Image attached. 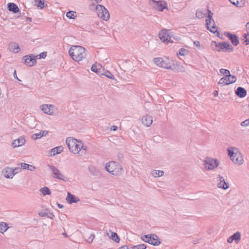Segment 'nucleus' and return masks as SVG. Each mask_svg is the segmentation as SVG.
Wrapping results in <instances>:
<instances>
[{
    "mask_svg": "<svg viewBox=\"0 0 249 249\" xmlns=\"http://www.w3.org/2000/svg\"><path fill=\"white\" fill-rule=\"evenodd\" d=\"M207 12L206 10L202 11L197 10L196 14V17L199 19L203 18L208 13V18L206 19L207 29L211 32L215 34L217 36L223 39L222 37H220V34L218 31L215 22L213 18V13L209 9H207Z\"/></svg>",
    "mask_w": 249,
    "mask_h": 249,
    "instance_id": "nucleus-1",
    "label": "nucleus"
},
{
    "mask_svg": "<svg viewBox=\"0 0 249 249\" xmlns=\"http://www.w3.org/2000/svg\"><path fill=\"white\" fill-rule=\"evenodd\" d=\"M86 51L85 49L82 46L73 45L70 48L69 53L73 60L79 62L86 57Z\"/></svg>",
    "mask_w": 249,
    "mask_h": 249,
    "instance_id": "nucleus-2",
    "label": "nucleus"
},
{
    "mask_svg": "<svg viewBox=\"0 0 249 249\" xmlns=\"http://www.w3.org/2000/svg\"><path fill=\"white\" fill-rule=\"evenodd\" d=\"M66 143L70 151L74 154H78L80 152V143L81 141L72 138H67L66 140Z\"/></svg>",
    "mask_w": 249,
    "mask_h": 249,
    "instance_id": "nucleus-3",
    "label": "nucleus"
},
{
    "mask_svg": "<svg viewBox=\"0 0 249 249\" xmlns=\"http://www.w3.org/2000/svg\"><path fill=\"white\" fill-rule=\"evenodd\" d=\"M107 171L112 175L118 176L122 173L123 168L122 166L117 162L112 161L106 165Z\"/></svg>",
    "mask_w": 249,
    "mask_h": 249,
    "instance_id": "nucleus-4",
    "label": "nucleus"
},
{
    "mask_svg": "<svg viewBox=\"0 0 249 249\" xmlns=\"http://www.w3.org/2000/svg\"><path fill=\"white\" fill-rule=\"evenodd\" d=\"M96 7V11L98 16L101 18L107 21L109 19L110 15L108 10L102 5H95L94 3L90 5V7Z\"/></svg>",
    "mask_w": 249,
    "mask_h": 249,
    "instance_id": "nucleus-5",
    "label": "nucleus"
},
{
    "mask_svg": "<svg viewBox=\"0 0 249 249\" xmlns=\"http://www.w3.org/2000/svg\"><path fill=\"white\" fill-rule=\"evenodd\" d=\"M154 62L159 67L166 69H172V65H173V61L170 60L168 57H158L153 59Z\"/></svg>",
    "mask_w": 249,
    "mask_h": 249,
    "instance_id": "nucleus-6",
    "label": "nucleus"
},
{
    "mask_svg": "<svg viewBox=\"0 0 249 249\" xmlns=\"http://www.w3.org/2000/svg\"><path fill=\"white\" fill-rule=\"evenodd\" d=\"M141 238L144 242L153 246H158L161 243L159 237L156 234L144 235Z\"/></svg>",
    "mask_w": 249,
    "mask_h": 249,
    "instance_id": "nucleus-7",
    "label": "nucleus"
},
{
    "mask_svg": "<svg viewBox=\"0 0 249 249\" xmlns=\"http://www.w3.org/2000/svg\"><path fill=\"white\" fill-rule=\"evenodd\" d=\"M159 36L162 42L173 43L174 39H175V36L169 34L168 31L166 29H162L160 31Z\"/></svg>",
    "mask_w": 249,
    "mask_h": 249,
    "instance_id": "nucleus-8",
    "label": "nucleus"
},
{
    "mask_svg": "<svg viewBox=\"0 0 249 249\" xmlns=\"http://www.w3.org/2000/svg\"><path fill=\"white\" fill-rule=\"evenodd\" d=\"M204 166L207 170H213L216 168L219 164V160L207 157L204 161Z\"/></svg>",
    "mask_w": 249,
    "mask_h": 249,
    "instance_id": "nucleus-9",
    "label": "nucleus"
},
{
    "mask_svg": "<svg viewBox=\"0 0 249 249\" xmlns=\"http://www.w3.org/2000/svg\"><path fill=\"white\" fill-rule=\"evenodd\" d=\"M149 4L153 8L159 11H162L164 9H167L166 2L162 0H150Z\"/></svg>",
    "mask_w": 249,
    "mask_h": 249,
    "instance_id": "nucleus-10",
    "label": "nucleus"
},
{
    "mask_svg": "<svg viewBox=\"0 0 249 249\" xmlns=\"http://www.w3.org/2000/svg\"><path fill=\"white\" fill-rule=\"evenodd\" d=\"M22 60L24 61V63L30 67H32L36 63V56L33 54L23 56Z\"/></svg>",
    "mask_w": 249,
    "mask_h": 249,
    "instance_id": "nucleus-11",
    "label": "nucleus"
},
{
    "mask_svg": "<svg viewBox=\"0 0 249 249\" xmlns=\"http://www.w3.org/2000/svg\"><path fill=\"white\" fill-rule=\"evenodd\" d=\"M48 166L53 174V177L54 178L60 180H65V177L60 172V171L57 168H56L53 165H49Z\"/></svg>",
    "mask_w": 249,
    "mask_h": 249,
    "instance_id": "nucleus-12",
    "label": "nucleus"
},
{
    "mask_svg": "<svg viewBox=\"0 0 249 249\" xmlns=\"http://www.w3.org/2000/svg\"><path fill=\"white\" fill-rule=\"evenodd\" d=\"M212 43H214L216 47L219 48V49L217 50L218 52L220 51V50L227 52H231L232 50V46L228 42H223L222 43H218L217 44L216 42L213 41Z\"/></svg>",
    "mask_w": 249,
    "mask_h": 249,
    "instance_id": "nucleus-13",
    "label": "nucleus"
},
{
    "mask_svg": "<svg viewBox=\"0 0 249 249\" xmlns=\"http://www.w3.org/2000/svg\"><path fill=\"white\" fill-rule=\"evenodd\" d=\"M243 163V156L237 148L234 147V163L238 165H241Z\"/></svg>",
    "mask_w": 249,
    "mask_h": 249,
    "instance_id": "nucleus-14",
    "label": "nucleus"
},
{
    "mask_svg": "<svg viewBox=\"0 0 249 249\" xmlns=\"http://www.w3.org/2000/svg\"><path fill=\"white\" fill-rule=\"evenodd\" d=\"M217 187L218 188L226 190L229 188V184L227 182L225 181V179L223 177L220 175L218 176L217 178Z\"/></svg>",
    "mask_w": 249,
    "mask_h": 249,
    "instance_id": "nucleus-15",
    "label": "nucleus"
},
{
    "mask_svg": "<svg viewBox=\"0 0 249 249\" xmlns=\"http://www.w3.org/2000/svg\"><path fill=\"white\" fill-rule=\"evenodd\" d=\"M2 173L4 176L7 178H12L16 174V173H14L13 169L9 167L5 168L2 170Z\"/></svg>",
    "mask_w": 249,
    "mask_h": 249,
    "instance_id": "nucleus-16",
    "label": "nucleus"
},
{
    "mask_svg": "<svg viewBox=\"0 0 249 249\" xmlns=\"http://www.w3.org/2000/svg\"><path fill=\"white\" fill-rule=\"evenodd\" d=\"M66 200L69 204L77 203L80 201V199L74 195L70 192H68Z\"/></svg>",
    "mask_w": 249,
    "mask_h": 249,
    "instance_id": "nucleus-17",
    "label": "nucleus"
},
{
    "mask_svg": "<svg viewBox=\"0 0 249 249\" xmlns=\"http://www.w3.org/2000/svg\"><path fill=\"white\" fill-rule=\"evenodd\" d=\"M25 140L23 136L20 137L18 139L15 140L12 142V146L14 147H18L24 144Z\"/></svg>",
    "mask_w": 249,
    "mask_h": 249,
    "instance_id": "nucleus-18",
    "label": "nucleus"
},
{
    "mask_svg": "<svg viewBox=\"0 0 249 249\" xmlns=\"http://www.w3.org/2000/svg\"><path fill=\"white\" fill-rule=\"evenodd\" d=\"M54 107V106L52 105H43L42 106V110L44 113L52 115L53 114V112L52 111V108Z\"/></svg>",
    "mask_w": 249,
    "mask_h": 249,
    "instance_id": "nucleus-19",
    "label": "nucleus"
},
{
    "mask_svg": "<svg viewBox=\"0 0 249 249\" xmlns=\"http://www.w3.org/2000/svg\"><path fill=\"white\" fill-rule=\"evenodd\" d=\"M142 123L146 126H149L153 122L152 117L151 116L146 115L142 118Z\"/></svg>",
    "mask_w": 249,
    "mask_h": 249,
    "instance_id": "nucleus-20",
    "label": "nucleus"
},
{
    "mask_svg": "<svg viewBox=\"0 0 249 249\" xmlns=\"http://www.w3.org/2000/svg\"><path fill=\"white\" fill-rule=\"evenodd\" d=\"M9 48L10 51L14 53H17L20 51L18 44L16 42L10 43L9 45Z\"/></svg>",
    "mask_w": 249,
    "mask_h": 249,
    "instance_id": "nucleus-21",
    "label": "nucleus"
},
{
    "mask_svg": "<svg viewBox=\"0 0 249 249\" xmlns=\"http://www.w3.org/2000/svg\"><path fill=\"white\" fill-rule=\"evenodd\" d=\"M7 8L9 11L17 13L19 11L18 6L14 3L10 2L7 4Z\"/></svg>",
    "mask_w": 249,
    "mask_h": 249,
    "instance_id": "nucleus-22",
    "label": "nucleus"
},
{
    "mask_svg": "<svg viewBox=\"0 0 249 249\" xmlns=\"http://www.w3.org/2000/svg\"><path fill=\"white\" fill-rule=\"evenodd\" d=\"M235 94L240 98H243L247 95L246 90L242 87H238L235 90Z\"/></svg>",
    "mask_w": 249,
    "mask_h": 249,
    "instance_id": "nucleus-23",
    "label": "nucleus"
},
{
    "mask_svg": "<svg viewBox=\"0 0 249 249\" xmlns=\"http://www.w3.org/2000/svg\"><path fill=\"white\" fill-rule=\"evenodd\" d=\"M232 83H233V81H231L229 77L225 76L221 78L218 82L219 85H221L222 86L228 85Z\"/></svg>",
    "mask_w": 249,
    "mask_h": 249,
    "instance_id": "nucleus-24",
    "label": "nucleus"
},
{
    "mask_svg": "<svg viewBox=\"0 0 249 249\" xmlns=\"http://www.w3.org/2000/svg\"><path fill=\"white\" fill-rule=\"evenodd\" d=\"M63 150L62 146H57L51 149V156H55L56 154H60Z\"/></svg>",
    "mask_w": 249,
    "mask_h": 249,
    "instance_id": "nucleus-25",
    "label": "nucleus"
},
{
    "mask_svg": "<svg viewBox=\"0 0 249 249\" xmlns=\"http://www.w3.org/2000/svg\"><path fill=\"white\" fill-rule=\"evenodd\" d=\"M48 131H46V130L41 131L38 133H36V134H33L32 138L33 139L36 140L40 139V138H41L43 136H46V135L48 134Z\"/></svg>",
    "mask_w": 249,
    "mask_h": 249,
    "instance_id": "nucleus-26",
    "label": "nucleus"
},
{
    "mask_svg": "<svg viewBox=\"0 0 249 249\" xmlns=\"http://www.w3.org/2000/svg\"><path fill=\"white\" fill-rule=\"evenodd\" d=\"M102 66L101 64L95 63L93 64L91 68V71L97 73H100V71L102 68Z\"/></svg>",
    "mask_w": 249,
    "mask_h": 249,
    "instance_id": "nucleus-27",
    "label": "nucleus"
},
{
    "mask_svg": "<svg viewBox=\"0 0 249 249\" xmlns=\"http://www.w3.org/2000/svg\"><path fill=\"white\" fill-rule=\"evenodd\" d=\"M246 0H234V6L238 8H242L245 6Z\"/></svg>",
    "mask_w": 249,
    "mask_h": 249,
    "instance_id": "nucleus-28",
    "label": "nucleus"
},
{
    "mask_svg": "<svg viewBox=\"0 0 249 249\" xmlns=\"http://www.w3.org/2000/svg\"><path fill=\"white\" fill-rule=\"evenodd\" d=\"M109 232L111 233L110 238L116 243H119L120 241V238L116 232H112L111 230H109Z\"/></svg>",
    "mask_w": 249,
    "mask_h": 249,
    "instance_id": "nucleus-29",
    "label": "nucleus"
},
{
    "mask_svg": "<svg viewBox=\"0 0 249 249\" xmlns=\"http://www.w3.org/2000/svg\"><path fill=\"white\" fill-rule=\"evenodd\" d=\"M220 72L221 73H222L223 75L225 76V77H231L232 78H233V75H232L231 74L229 70L224 69H221L220 70Z\"/></svg>",
    "mask_w": 249,
    "mask_h": 249,
    "instance_id": "nucleus-30",
    "label": "nucleus"
},
{
    "mask_svg": "<svg viewBox=\"0 0 249 249\" xmlns=\"http://www.w3.org/2000/svg\"><path fill=\"white\" fill-rule=\"evenodd\" d=\"M40 192L43 196L50 195L51 194V190L47 187H44L40 189Z\"/></svg>",
    "mask_w": 249,
    "mask_h": 249,
    "instance_id": "nucleus-31",
    "label": "nucleus"
},
{
    "mask_svg": "<svg viewBox=\"0 0 249 249\" xmlns=\"http://www.w3.org/2000/svg\"><path fill=\"white\" fill-rule=\"evenodd\" d=\"M8 224L5 222H0V232L4 233L8 229Z\"/></svg>",
    "mask_w": 249,
    "mask_h": 249,
    "instance_id": "nucleus-32",
    "label": "nucleus"
},
{
    "mask_svg": "<svg viewBox=\"0 0 249 249\" xmlns=\"http://www.w3.org/2000/svg\"><path fill=\"white\" fill-rule=\"evenodd\" d=\"M151 174L154 177H160L163 175L164 172L161 170H153Z\"/></svg>",
    "mask_w": 249,
    "mask_h": 249,
    "instance_id": "nucleus-33",
    "label": "nucleus"
},
{
    "mask_svg": "<svg viewBox=\"0 0 249 249\" xmlns=\"http://www.w3.org/2000/svg\"><path fill=\"white\" fill-rule=\"evenodd\" d=\"M241 234L239 231L234 233V242L238 244L241 240Z\"/></svg>",
    "mask_w": 249,
    "mask_h": 249,
    "instance_id": "nucleus-34",
    "label": "nucleus"
},
{
    "mask_svg": "<svg viewBox=\"0 0 249 249\" xmlns=\"http://www.w3.org/2000/svg\"><path fill=\"white\" fill-rule=\"evenodd\" d=\"M228 155L230 157L231 160L233 161V147L228 148Z\"/></svg>",
    "mask_w": 249,
    "mask_h": 249,
    "instance_id": "nucleus-35",
    "label": "nucleus"
},
{
    "mask_svg": "<svg viewBox=\"0 0 249 249\" xmlns=\"http://www.w3.org/2000/svg\"><path fill=\"white\" fill-rule=\"evenodd\" d=\"M75 12L73 11H69L66 13V17L70 19H74L76 17L74 14Z\"/></svg>",
    "mask_w": 249,
    "mask_h": 249,
    "instance_id": "nucleus-36",
    "label": "nucleus"
},
{
    "mask_svg": "<svg viewBox=\"0 0 249 249\" xmlns=\"http://www.w3.org/2000/svg\"><path fill=\"white\" fill-rule=\"evenodd\" d=\"M85 238H86V241L87 242L89 243H91L95 238V235L93 233H92L89 235L88 238H87V235H85Z\"/></svg>",
    "mask_w": 249,
    "mask_h": 249,
    "instance_id": "nucleus-37",
    "label": "nucleus"
},
{
    "mask_svg": "<svg viewBox=\"0 0 249 249\" xmlns=\"http://www.w3.org/2000/svg\"><path fill=\"white\" fill-rule=\"evenodd\" d=\"M80 151H81V153H79V155H83L84 154H85L86 153V151L87 150V146H84L83 143L81 142V143H80Z\"/></svg>",
    "mask_w": 249,
    "mask_h": 249,
    "instance_id": "nucleus-38",
    "label": "nucleus"
},
{
    "mask_svg": "<svg viewBox=\"0 0 249 249\" xmlns=\"http://www.w3.org/2000/svg\"><path fill=\"white\" fill-rule=\"evenodd\" d=\"M101 75H104L110 79H114V75L109 71H107L105 73H101Z\"/></svg>",
    "mask_w": 249,
    "mask_h": 249,
    "instance_id": "nucleus-39",
    "label": "nucleus"
},
{
    "mask_svg": "<svg viewBox=\"0 0 249 249\" xmlns=\"http://www.w3.org/2000/svg\"><path fill=\"white\" fill-rule=\"evenodd\" d=\"M146 248V246L143 244L134 246L132 247V249H145Z\"/></svg>",
    "mask_w": 249,
    "mask_h": 249,
    "instance_id": "nucleus-40",
    "label": "nucleus"
},
{
    "mask_svg": "<svg viewBox=\"0 0 249 249\" xmlns=\"http://www.w3.org/2000/svg\"><path fill=\"white\" fill-rule=\"evenodd\" d=\"M187 53V51L185 49H181L179 50V52L177 53V55L178 56H185Z\"/></svg>",
    "mask_w": 249,
    "mask_h": 249,
    "instance_id": "nucleus-41",
    "label": "nucleus"
},
{
    "mask_svg": "<svg viewBox=\"0 0 249 249\" xmlns=\"http://www.w3.org/2000/svg\"><path fill=\"white\" fill-rule=\"evenodd\" d=\"M224 35L229 38L232 44H233V34L230 33L225 32Z\"/></svg>",
    "mask_w": 249,
    "mask_h": 249,
    "instance_id": "nucleus-42",
    "label": "nucleus"
},
{
    "mask_svg": "<svg viewBox=\"0 0 249 249\" xmlns=\"http://www.w3.org/2000/svg\"><path fill=\"white\" fill-rule=\"evenodd\" d=\"M38 1L37 7L42 9L45 7L44 0H36Z\"/></svg>",
    "mask_w": 249,
    "mask_h": 249,
    "instance_id": "nucleus-43",
    "label": "nucleus"
},
{
    "mask_svg": "<svg viewBox=\"0 0 249 249\" xmlns=\"http://www.w3.org/2000/svg\"><path fill=\"white\" fill-rule=\"evenodd\" d=\"M241 125L243 126H247L249 125V118L242 122L241 123Z\"/></svg>",
    "mask_w": 249,
    "mask_h": 249,
    "instance_id": "nucleus-44",
    "label": "nucleus"
},
{
    "mask_svg": "<svg viewBox=\"0 0 249 249\" xmlns=\"http://www.w3.org/2000/svg\"><path fill=\"white\" fill-rule=\"evenodd\" d=\"M39 59H41V58H45L46 56H47V52H42L41 53H40L39 55Z\"/></svg>",
    "mask_w": 249,
    "mask_h": 249,
    "instance_id": "nucleus-45",
    "label": "nucleus"
},
{
    "mask_svg": "<svg viewBox=\"0 0 249 249\" xmlns=\"http://www.w3.org/2000/svg\"><path fill=\"white\" fill-rule=\"evenodd\" d=\"M21 167L22 168V169H28V167H29V164H27V163H21Z\"/></svg>",
    "mask_w": 249,
    "mask_h": 249,
    "instance_id": "nucleus-46",
    "label": "nucleus"
},
{
    "mask_svg": "<svg viewBox=\"0 0 249 249\" xmlns=\"http://www.w3.org/2000/svg\"><path fill=\"white\" fill-rule=\"evenodd\" d=\"M229 243H231L233 242V234L230 236L227 240Z\"/></svg>",
    "mask_w": 249,
    "mask_h": 249,
    "instance_id": "nucleus-47",
    "label": "nucleus"
},
{
    "mask_svg": "<svg viewBox=\"0 0 249 249\" xmlns=\"http://www.w3.org/2000/svg\"><path fill=\"white\" fill-rule=\"evenodd\" d=\"M238 43H239V40H238V37L234 35V46L237 45L238 44Z\"/></svg>",
    "mask_w": 249,
    "mask_h": 249,
    "instance_id": "nucleus-48",
    "label": "nucleus"
},
{
    "mask_svg": "<svg viewBox=\"0 0 249 249\" xmlns=\"http://www.w3.org/2000/svg\"><path fill=\"white\" fill-rule=\"evenodd\" d=\"M38 215L41 217L46 216L47 215V213L45 212H40L38 213Z\"/></svg>",
    "mask_w": 249,
    "mask_h": 249,
    "instance_id": "nucleus-49",
    "label": "nucleus"
},
{
    "mask_svg": "<svg viewBox=\"0 0 249 249\" xmlns=\"http://www.w3.org/2000/svg\"><path fill=\"white\" fill-rule=\"evenodd\" d=\"M36 169V167L32 165L29 164L28 169L30 171H33Z\"/></svg>",
    "mask_w": 249,
    "mask_h": 249,
    "instance_id": "nucleus-50",
    "label": "nucleus"
},
{
    "mask_svg": "<svg viewBox=\"0 0 249 249\" xmlns=\"http://www.w3.org/2000/svg\"><path fill=\"white\" fill-rule=\"evenodd\" d=\"M13 76L14 77V78L16 79H17L18 80L20 81L21 80L20 79H18V77L17 75V73H16V71L15 70L14 71V72L13 73Z\"/></svg>",
    "mask_w": 249,
    "mask_h": 249,
    "instance_id": "nucleus-51",
    "label": "nucleus"
},
{
    "mask_svg": "<svg viewBox=\"0 0 249 249\" xmlns=\"http://www.w3.org/2000/svg\"><path fill=\"white\" fill-rule=\"evenodd\" d=\"M194 44L198 47V46H200V43L198 41H197V40H196L194 42Z\"/></svg>",
    "mask_w": 249,
    "mask_h": 249,
    "instance_id": "nucleus-52",
    "label": "nucleus"
},
{
    "mask_svg": "<svg viewBox=\"0 0 249 249\" xmlns=\"http://www.w3.org/2000/svg\"><path fill=\"white\" fill-rule=\"evenodd\" d=\"M118 129V127L116 125H113L111 127V130L113 131H116Z\"/></svg>",
    "mask_w": 249,
    "mask_h": 249,
    "instance_id": "nucleus-53",
    "label": "nucleus"
},
{
    "mask_svg": "<svg viewBox=\"0 0 249 249\" xmlns=\"http://www.w3.org/2000/svg\"><path fill=\"white\" fill-rule=\"evenodd\" d=\"M119 249H128V248L127 246H123L121 247Z\"/></svg>",
    "mask_w": 249,
    "mask_h": 249,
    "instance_id": "nucleus-54",
    "label": "nucleus"
},
{
    "mask_svg": "<svg viewBox=\"0 0 249 249\" xmlns=\"http://www.w3.org/2000/svg\"><path fill=\"white\" fill-rule=\"evenodd\" d=\"M92 2H95L97 3H100L102 0H90Z\"/></svg>",
    "mask_w": 249,
    "mask_h": 249,
    "instance_id": "nucleus-55",
    "label": "nucleus"
},
{
    "mask_svg": "<svg viewBox=\"0 0 249 249\" xmlns=\"http://www.w3.org/2000/svg\"><path fill=\"white\" fill-rule=\"evenodd\" d=\"M246 28L247 29L248 33L249 35V22H248L246 24Z\"/></svg>",
    "mask_w": 249,
    "mask_h": 249,
    "instance_id": "nucleus-56",
    "label": "nucleus"
},
{
    "mask_svg": "<svg viewBox=\"0 0 249 249\" xmlns=\"http://www.w3.org/2000/svg\"><path fill=\"white\" fill-rule=\"evenodd\" d=\"M57 206L59 208H63V205L62 204H59V203H57Z\"/></svg>",
    "mask_w": 249,
    "mask_h": 249,
    "instance_id": "nucleus-57",
    "label": "nucleus"
},
{
    "mask_svg": "<svg viewBox=\"0 0 249 249\" xmlns=\"http://www.w3.org/2000/svg\"><path fill=\"white\" fill-rule=\"evenodd\" d=\"M218 94V91L217 90H215L213 92V95L214 96H217Z\"/></svg>",
    "mask_w": 249,
    "mask_h": 249,
    "instance_id": "nucleus-58",
    "label": "nucleus"
},
{
    "mask_svg": "<svg viewBox=\"0 0 249 249\" xmlns=\"http://www.w3.org/2000/svg\"><path fill=\"white\" fill-rule=\"evenodd\" d=\"M54 215H53V213H50V215H49V216H48V217H49L50 218H51V219H53V217H54Z\"/></svg>",
    "mask_w": 249,
    "mask_h": 249,
    "instance_id": "nucleus-59",
    "label": "nucleus"
},
{
    "mask_svg": "<svg viewBox=\"0 0 249 249\" xmlns=\"http://www.w3.org/2000/svg\"><path fill=\"white\" fill-rule=\"evenodd\" d=\"M118 158H119V159L120 160H121V159H122V158H123V155H122V154H120V155H119Z\"/></svg>",
    "mask_w": 249,
    "mask_h": 249,
    "instance_id": "nucleus-60",
    "label": "nucleus"
},
{
    "mask_svg": "<svg viewBox=\"0 0 249 249\" xmlns=\"http://www.w3.org/2000/svg\"><path fill=\"white\" fill-rule=\"evenodd\" d=\"M18 169L16 168L15 169H13V170L14 171V173H16V174H17L18 172V171H16L17 170H18Z\"/></svg>",
    "mask_w": 249,
    "mask_h": 249,
    "instance_id": "nucleus-61",
    "label": "nucleus"
},
{
    "mask_svg": "<svg viewBox=\"0 0 249 249\" xmlns=\"http://www.w3.org/2000/svg\"><path fill=\"white\" fill-rule=\"evenodd\" d=\"M27 20H28L29 22H31V21H32V19H31V18H27Z\"/></svg>",
    "mask_w": 249,
    "mask_h": 249,
    "instance_id": "nucleus-62",
    "label": "nucleus"
},
{
    "mask_svg": "<svg viewBox=\"0 0 249 249\" xmlns=\"http://www.w3.org/2000/svg\"><path fill=\"white\" fill-rule=\"evenodd\" d=\"M63 235H64V236H65V237H67V236H68V235H67V233H66L65 232L63 233Z\"/></svg>",
    "mask_w": 249,
    "mask_h": 249,
    "instance_id": "nucleus-63",
    "label": "nucleus"
},
{
    "mask_svg": "<svg viewBox=\"0 0 249 249\" xmlns=\"http://www.w3.org/2000/svg\"><path fill=\"white\" fill-rule=\"evenodd\" d=\"M232 4H233V1L232 0H229Z\"/></svg>",
    "mask_w": 249,
    "mask_h": 249,
    "instance_id": "nucleus-64",
    "label": "nucleus"
}]
</instances>
